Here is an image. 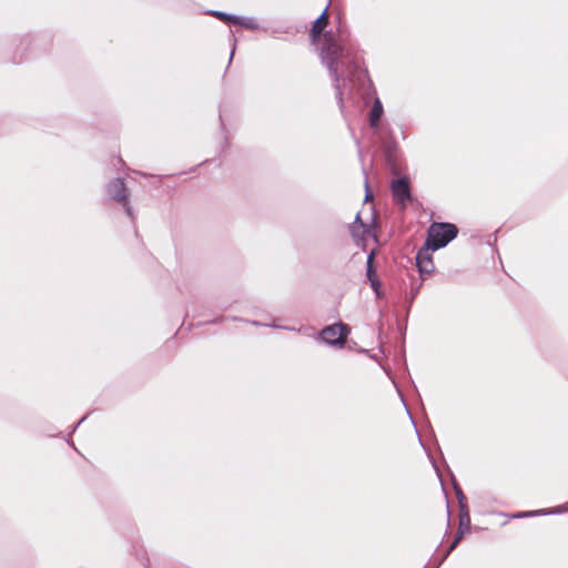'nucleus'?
<instances>
[{"instance_id": "4", "label": "nucleus", "mask_w": 568, "mask_h": 568, "mask_svg": "<svg viewBox=\"0 0 568 568\" xmlns=\"http://www.w3.org/2000/svg\"><path fill=\"white\" fill-rule=\"evenodd\" d=\"M435 252L433 247L425 245L418 251L416 255V263L420 274H432L434 272L435 265L433 263L432 253Z\"/></svg>"}, {"instance_id": "15", "label": "nucleus", "mask_w": 568, "mask_h": 568, "mask_svg": "<svg viewBox=\"0 0 568 568\" xmlns=\"http://www.w3.org/2000/svg\"><path fill=\"white\" fill-rule=\"evenodd\" d=\"M335 87H336V90H337V94L341 95L342 92H341L339 82H336ZM338 100H342V97H338Z\"/></svg>"}, {"instance_id": "7", "label": "nucleus", "mask_w": 568, "mask_h": 568, "mask_svg": "<svg viewBox=\"0 0 568 568\" xmlns=\"http://www.w3.org/2000/svg\"><path fill=\"white\" fill-rule=\"evenodd\" d=\"M394 200L402 205H405L406 201L409 200V186L406 180L399 179L392 185Z\"/></svg>"}, {"instance_id": "11", "label": "nucleus", "mask_w": 568, "mask_h": 568, "mask_svg": "<svg viewBox=\"0 0 568 568\" xmlns=\"http://www.w3.org/2000/svg\"><path fill=\"white\" fill-rule=\"evenodd\" d=\"M568 510V506H559L550 511L545 510H538V511H530V513H518L513 515V518H523L528 516H535V515H541V514H560Z\"/></svg>"}, {"instance_id": "10", "label": "nucleus", "mask_w": 568, "mask_h": 568, "mask_svg": "<svg viewBox=\"0 0 568 568\" xmlns=\"http://www.w3.org/2000/svg\"><path fill=\"white\" fill-rule=\"evenodd\" d=\"M373 260H374V252H371L367 256V277L371 282L372 288L378 295V282L374 277Z\"/></svg>"}, {"instance_id": "14", "label": "nucleus", "mask_w": 568, "mask_h": 568, "mask_svg": "<svg viewBox=\"0 0 568 568\" xmlns=\"http://www.w3.org/2000/svg\"><path fill=\"white\" fill-rule=\"evenodd\" d=\"M212 14L215 16L216 18L223 20V21H230V22H232V18L234 17V16H229V14H226L224 12H221V11H214Z\"/></svg>"}, {"instance_id": "2", "label": "nucleus", "mask_w": 568, "mask_h": 568, "mask_svg": "<svg viewBox=\"0 0 568 568\" xmlns=\"http://www.w3.org/2000/svg\"><path fill=\"white\" fill-rule=\"evenodd\" d=\"M458 233L457 227L450 223H433L427 232L426 244L437 251L446 246Z\"/></svg>"}, {"instance_id": "8", "label": "nucleus", "mask_w": 568, "mask_h": 568, "mask_svg": "<svg viewBox=\"0 0 568 568\" xmlns=\"http://www.w3.org/2000/svg\"><path fill=\"white\" fill-rule=\"evenodd\" d=\"M327 8L322 12V14L314 21L313 27L311 29V38L314 43H316L321 37V33L327 26Z\"/></svg>"}, {"instance_id": "1", "label": "nucleus", "mask_w": 568, "mask_h": 568, "mask_svg": "<svg viewBox=\"0 0 568 568\" xmlns=\"http://www.w3.org/2000/svg\"><path fill=\"white\" fill-rule=\"evenodd\" d=\"M321 57L334 81L339 82V77L344 74V68L349 59V51L331 32H327L323 37Z\"/></svg>"}, {"instance_id": "5", "label": "nucleus", "mask_w": 568, "mask_h": 568, "mask_svg": "<svg viewBox=\"0 0 568 568\" xmlns=\"http://www.w3.org/2000/svg\"><path fill=\"white\" fill-rule=\"evenodd\" d=\"M109 194L118 202H124L125 211L131 216V207L126 203V192L124 182L121 179H115L109 184Z\"/></svg>"}, {"instance_id": "13", "label": "nucleus", "mask_w": 568, "mask_h": 568, "mask_svg": "<svg viewBox=\"0 0 568 568\" xmlns=\"http://www.w3.org/2000/svg\"><path fill=\"white\" fill-rule=\"evenodd\" d=\"M468 525H469V517L468 515H465L460 518V530H459V534L458 536L455 538L454 542L452 544L449 550L454 549L456 547V545L458 544V541L460 540L462 538V535H463V530L462 528L465 526L466 529H468Z\"/></svg>"}, {"instance_id": "3", "label": "nucleus", "mask_w": 568, "mask_h": 568, "mask_svg": "<svg viewBox=\"0 0 568 568\" xmlns=\"http://www.w3.org/2000/svg\"><path fill=\"white\" fill-rule=\"evenodd\" d=\"M349 328L345 324H333L321 332V338L326 344L343 346Z\"/></svg>"}, {"instance_id": "16", "label": "nucleus", "mask_w": 568, "mask_h": 568, "mask_svg": "<svg viewBox=\"0 0 568 568\" xmlns=\"http://www.w3.org/2000/svg\"><path fill=\"white\" fill-rule=\"evenodd\" d=\"M365 185H367V183ZM366 187H368V186H366ZM371 197H372V193L368 191V189H366L365 200L368 201Z\"/></svg>"}, {"instance_id": "12", "label": "nucleus", "mask_w": 568, "mask_h": 568, "mask_svg": "<svg viewBox=\"0 0 568 568\" xmlns=\"http://www.w3.org/2000/svg\"><path fill=\"white\" fill-rule=\"evenodd\" d=\"M232 23L234 24H239V26H242L246 29H251V30H254L257 28V23L254 19L252 18H244V17H236L234 16L232 18Z\"/></svg>"}, {"instance_id": "9", "label": "nucleus", "mask_w": 568, "mask_h": 568, "mask_svg": "<svg viewBox=\"0 0 568 568\" xmlns=\"http://www.w3.org/2000/svg\"><path fill=\"white\" fill-rule=\"evenodd\" d=\"M383 114V105L379 99L374 101L373 108L371 110L369 122L372 126H376L381 116Z\"/></svg>"}, {"instance_id": "6", "label": "nucleus", "mask_w": 568, "mask_h": 568, "mask_svg": "<svg viewBox=\"0 0 568 568\" xmlns=\"http://www.w3.org/2000/svg\"><path fill=\"white\" fill-rule=\"evenodd\" d=\"M351 232L356 240H361L363 242L369 236H374L371 225L362 222L359 213L356 214L355 221L351 226Z\"/></svg>"}]
</instances>
